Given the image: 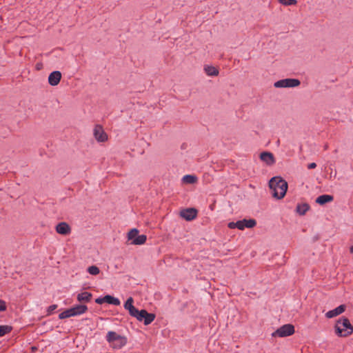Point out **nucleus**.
<instances>
[{
  "label": "nucleus",
  "instance_id": "obj_29",
  "mask_svg": "<svg viewBox=\"0 0 353 353\" xmlns=\"http://www.w3.org/2000/svg\"><path fill=\"white\" fill-rule=\"evenodd\" d=\"M6 310V302L0 299V312L5 311Z\"/></svg>",
  "mask_w": 353,
  "mask_h": 353
},
{
  "label": "nucleus",
  "instance_id": "obj_25",
  "mask_svg": "<svg viewBox=\"0 0 353 353\" xmlns=\"http://www.w3.org/2000/svg\"><path fill=\"white\" fill-rule=\"evenodd\" d=\"M12 327L8 325H0V336H3L6 334L10 332Z\"/></svg>",
  "mask_w": 353,
  "mask_h": 353
},
{
  "label": "nucleus",
  "instance_id": "obj_22",
  "mask_svg": "<svg viewBox=\"0 0 353 353\" xmlns=\"http://www.w3.org/2000/svg\"><path fill=\"white\" fill-rule=\"evenodd\" d=\"M243 222V225L244 228H254L256 225V221L254 219H243L241 220Z\"/></svg>",
  "mask_w": 353,
  "mask_h": 353
},
{
  "label": "nucleus",
  "instance_id": "obj_30",
  "mask_svg": "<svg viewBox=\"0 0 353 353\" xmlns=\"http://www.w3.org/2000/svg\"><path fill=\"white\" fill-rule=\"evenodd\" d=\"M236 228L243 230L245 229L244 225H243V222L241 221H236Z\"/></svg>",
  "mask_w": 353,
  "mask_h": 353
},
{
  "label": "nucleus",
  "instance_id": "obj_26",
  "mask_svg": "<svg viewBox=\"0 0 353 353\" xmlns=\"http://www.w3.org/2000/svg\"><path fill=\"white\" fill-rule=\"evenodd\" d=\"M72 316H73V315L72 314V311H71L70 308L63 311V312L60 313L59 315V318L60 319H66V318H69V317H72Z\"/></svg>",
  "mask_w": 353,
  "mask_h": 353
},
{
  "label": "nucleus",
  "instance_id": "obj_14",
  "mask_svg": "<svg viewBox=\"0 0 353 353\" xmlns=\"http://www.w3.org/2000/svg\"><path fill=\"white\" fill-rule=\"evenodd\" d=\"M345 310V305H341L339 307H336L334 310L328 311L325 314V316L328 319L334 318L341 314H342Z\"/></svg>",
  "mask_w": 353,
  "mask_h": 353
},
{
  "label": "nucleus",
  "instance_id": "obj_15",
  "mask_svg": "<svg viewBox=\"0 0 353 353\" xmlns=\"http://www.w3.org/2000/svg\"><path fill=\"white\" fill-rule=\"evenodd\" d=\"M92 297V295L90 292H83L77 294V299L81 304H85L90 302Z\"/></svg>",
  "mask_w": 353,
  "mask_h": 353
},
{
  "label": "nucleus",
  "instance_id": "obj_24",
  "mask_svg": "<svg viewBox=\"0 0 353 353\" xmlns=\"http://www.w3.org/2000/svg\"><path fill=\"white\" fill-rule=\"evenodd\" d=\"M87 271L89 274L94 276L98 275L100 273L99 268L96 265L89 266L87 269Z\"/></svg>",
  "mask_w": 353,
  "mask_h": 353
},
{
  "label": "nucleus",
  "instance_id": "obj_6",
  "mask_svg": "<svg viewBox=\"0 0 353 353\" xmlns=\"http://www.w3.org/2000/svg\"><path fill=\"white\" fill-rule=\"evenodd\" d=\"M128 240H131L132 245H143L145 243L147 237L144 234L139 235V230L132 229L128 234Z\"/></svg>",
  "mask_w": 353,
  "mask_h": 353
},
{
  "label": "nucleus",
  "instance_id": "obj_13",
  "mask_svg": "<svg viewBox=\"0 0 353 353\" xmlns=\"http://www.w3.org/2000/svg\"><path fill=\"white\" fill-rule=\"evenodd\" d=\"M70 310L73 316H76L85 313L88 310V307L85 304H79L71 307Z\"/></svg>",
  "mask_w": 353,
  "mask_h": 353
},
{
  "label": "nucleus",
  "instance_id": "obj_2",
  "mask_svg": "<svg viewBox=\"0 0 353 353\" xmlns=\"http://www.w3.org/2000/svg\"><path fill=\"white\" fill-rule=\"evenodd\" d=\"M335 331L338 336L345 337L353 332V327L347 318H343L336 322Z\"/></svg>",
  "mask_w": 353,
  "mask_h": 353
},
{
  "label": "nucleus",
  "instance_id": "obj_7",
  "mask_svg": "<svg viewBox=\"0 0 353 353\" xmlns=\"http://www.w3.org/2000/svg\"><path fill=\"white\" fill-rule=\"evenodd\" d=\"M95 302L98 304H103L104 303H107L114 305H119L121 303L119 299L115 298L111 295H106L103 297L97 298L95 300Z\"/></svg>",
  "mask_w": 353,
  "mask_h": 353
},
{
  "label": "nucleus",
  "instance_id": "obj_11",
  "mask_svg": "<svg viewBox=\"0 0 353 353\" xmlns=\"http://www.w3.org/2000/svg\"><path fill=\"white\" fill-rule=\"evenodd\" d=\"M61 79V73L59 71H54L48 76V83L50 85H57Z\"/></svg>",
  "mask_w": 353,
  "mask_h": 353
},
{
  "label": "nucleus",
  "instance_id": "obj_9",
  "mask_svg": "<svg viewBox=\"0 0 353 353\" xmlns=\"http://www.w3.org/2000/svg\"><path fill=\"white\" fill-rule=\"evenodd\" d=\"M94 136L99 142H104L108 139L106 133L103 131L101 126L97 125L94 129Z\"/></svg>",
  "mask_w": 353,
  "mask_h": 353
},
{
  "label": "nucleus",
  "instance_id": "obj_20",
  "mask_svg": "<svg viewBox=\"0 0 353 353\" xmlns=\"http://www.w3.org/2000/svg\"><path fill=\"white\" fill-rule=\"evenodd\" d=\"M182 181L187 184H193L197 181V177L194 175L187 174L183 176Z\"/></svg>",
  "mask_w": 353,
  "mask_h": 353
},
{
  "label": "nucleus",
  "instance_id": "obj_5",
  "mask_svg": "<svg viewBox=\"0 0 353 353\" xmlns=\"http://www.w3.org/2000/svg\"><path fill=\"white\" fill-rule=\"evenodd\" d=\"M301 81L297 79H283L276 81L274 86L276 88H290L299 86Z\"/></svg>",
  "mask_w": 353,
  "mask_h": 353
},
{
  "label": "nucleus",
  "instance_id": "obj_4",
  "mask_svg": "<svg viewBox=\"0 0 353 353\" xmlns=\"http://www.w3.org/2000/svg\"><path fill=\"white\" fill-rule=\"evenodd\" d=\"M295 332L294 326L292 324H285L279 327L272 334V337H287L292 336Z\"/></svg>",
  "mask_w": 353,
  "mask_h": 353
},
{
  "label": "nucleus",
  "instance_id": "obj_33",
  "mask_svg": "<svg viewBox=\"0 0 353 353\" xmlns=\"http://www.w3.org/2000/svg\"><path fill=\"white\" fill-rule=\"evenodd\" d=\"M41 64H37V70H39V69L41 68Z\"/></svg>",
  "mask_w": 353,
  "mask_h": 353
},
{
  "label": "nucleus",
  "instance_id": "obj_3",
  "mask_svg": "<svg viewBox=\"0 0 353 353\" xmlns=\"http://www.w3.org/2000/svg\"><path fill=\"white\" fill-rule=\"evenodd\" d=\"M106 340L114 348H121L126 344V339L113 331L108 332Z\"/></svg>",
  "mask_w": 353,
  "mask_h": 353
},
{
  "label": "nucleus",
  "instance_id": "obj_28",
  "mask_svg": "<svg viewBox=\"0 0 353 353\" xmlns=\"http://www.w3.org/2000/svg\"><path fill=\"white\" fill-rule=\"evenodd\" d=\"M57 308V305H52L49 306L48 308V310H47L48 315H50L53 312V311L54 310H56Z\"/></svg>",
  "mask_w": 353,
  "mask_h": 353
},
{
  "label": "nucleus",
  "instance_id": "obj_34",
  "mask_svg": "<svg viewBox=\"0 0 353 353\" xmlns=\"http://www.w3.org/2000/svg\"><path fill=\"white\" fill-rule=\"evenodd\" d=\"M350 252L353 254V245L350 247Z\"/></svg>",
  "mask_w": 353,
  "mask_h": 353
},
{
  "label": "nucleus",
  "instance_id": "obj_16",
  "mask_svg": "<svg viewBox=\"0 0 353 353\" xmlns=\"http://www.w3.org/2000/svg\"><path fill=\"white\" fill-rule=\"evenodd\" d=\"M203 70L209 77H216L219 74V70L213 65H204Z\"/></svg>",
  "mask_w": 353,
  "mask_h": 353
},
{
  "label": "nucleus",
  "instance_id": "obj_32",
  "mask_svg": "<svg viewBox=\"0 0 353 353\" xmlns=\"http://www.w3.org/2000/svg\"><path fill=\"white\" fill-rule=\"evenodd\" d=\"M316 167V164L315 163H311L307 165L308 169H314Z\"/></svg>",
  "mask_w": 353,
  "mask_h": 353
},
{
  "label": "nucleus",
  "instance_id": "obj_18",
  "mask_svg": "<svg viewBox=\"0 0 353 353\" xmlns=\"http://www.w3.org/2000/svg\"><path fill=\"white\" fill-rule=\"evenodd\" d=\"M134 300L132 297H129L124 304L125 310H128L130 315L133 314L134 312H136V307L133 305Z\"/></svg>",
  "mask_w": 353,
  "mask_h": 353
},
{
  "label": "nucleus",
  "instance_id": "obj_19",
  "mask_svg": "<svg viewBox=\"0 0 353 353\" xmlns=\"http://www.w3.org/2000/svg\"><path fill=\"white\" fill-rule=\"evenodd\" d=\"M310 209V206L307 203L299 204L296 206V211L300 215H304Z\"/></svg>",
  "mask_w": 353,
  "mask_h": 353
},
{
  "label": "nucleus",
  "instance_id": "obj_17",
  "mask_svg": "<svg viewBox=\"0 0 353 353\" xmlns=\"http://www.w3.org/2000/svg\"><path fill=\"white\" fill-rule=\"evenodd\" d=\"M334 200V197L330 194H323L318 196L316 199V203L319 205H324L327 203L332 202Z\"/></svg>",
  "mask_w": 353,
  "mask_h": 353
},
{
  "label": "nucleus",
  "instance_id": "obj_10",
  "mask_svg": "<svg viewBox=\"0 0 353 353\" xmlns=\"http://www.w3.org/2000/svg\"><path fill=\"white\" fill-rule=\"evenodd\" d=\"M260 159L268 165H272L275 163V159L272 153L270 152H263L260 154Z\"/></svg>",
  "mask_w": 353,
  "mask_h": 353
},
{
  "label": "nucleus",
  "instance_id": "obj_31",
  "mask_svg": "<svg viewBox=\"0 0 353 353\" xmlns=\"http://www.w3.org/2000/svg\"><path fill=\"white\" fill-rule=\"evenodd\" d=\"M228 228L230 229L236 228V222H230L228 225Z\"/></svg>",
  "mask_w": 353,
  "mask_h": 353
},
{
  "label": "nucleus",
  "instance_id": "obj_27",
  "mask_svg": "<svg viewBox=\"0 0 353 353\" xmlns=\"http://www.w3.org/2000/svg\"><path fill=\"white\" fill-rule=\"evenodd\" d=\"M279 2L283 6H292L296 5L297 1L296 0H279Z\"/></svg>",
  "mask_w": 353,
  "mask_h": 353
},
{
  "label": "nucleus",
  "instance_id": "obj_23",
  "mask_svg": "<svg viewBox=\"0 0 353 353\" xmlns=\"http://www.w3.org/2000/svg\"><path fill=\"white\" fill-rule=\"evenodd\" d=\"M155 319V315L152 313H147L146 315L143 317V321H144L145 325L150 324Z\"/></svg>",
  "mask_w": 353,
  "mask_h": 353
},
{
  "label": "nucleus",
  "instance_id": "obj_12",
  "mask_svg": "<svg viewBox=\"0 0 353 353\" xmlns=\"http://www.w3.org/2000/svg\"><path fill=\"white\" fill-rule=\"evenodd\" d=\"M56 232L62 235H68L71 232L70 225L65 222H61L56 226Z\"/></svg>",
  "mask_w": 353,
  "mask_h": 353
},
{
  "label": "nucleus",
  "instance_id": "obj_8",
  "mask_svg": "<svg viewBox=\"0 0 353 353\" xmlns=\"http://www.w3.org/2000/svg\"><path fill=\"white\" fill-rule=\"evenodd\" d=\"M197 211L194 208H187L180 212V216L186 221H192L196 216Z\"/></svg>",
  "mask_w": 353,
  "mask_h": 353
},
{
  "label": "nucleus",
  "instance_id": "obj_1",
  "mask_svg": "<svg viewBox=\"0 0 353 353\" xmlns=\"http://www.w3.org/2000/svg\"><path fill=\"white\" fill-rule=\"evenodd\" d=\"M272 195L278 199L285 196L288 190V183L280 176H274L269 181Z\"/></svg>",
  "mask_w": 353,
  "mask_h": 353
},
{
  "label": "nucleus",
  "instance_id": "obj_21",
  "mask_svg": "<svg viewBox=\"0 0 353 353\" xmlns=\"http://www.w3.org/2000/svg\"><path fill=\"white\" fill-rule=\"evenodd\" d=\"M133 313L134 314L131 315L132 316L135 317L139 321H142L143 317L147 314L148 312L145 310H141L139 311L136 309V312H134Z\"/></svg>",
  "mask_w": 353,
  "mask_h": 353
}]
</instances>
